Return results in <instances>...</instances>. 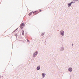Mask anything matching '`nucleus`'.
Returning <instances> with one entry per match:
<instances>
[{"mask_svg": "<svg viewBox=\"0 0 79 79\" xmlns=\"http://www.w3.org/2000/svg\"><path fill=\"white\" fill-rule=\"evenodd\" d=\"M34 15H37V14H38L39 13V11H36L34 12H33Z\"/></svg>", "mask_w": 79, "mask_h": 79, "instance_id": "f257e3e1", "label": "nucleus"}, {"mask_svg": "<svg viewBox=\"0 0 79 79\" xmlns=\"http://www.w3.org/2000/svg\"><path fill=\"white\" fill-rule=\"evenodd\" d=\"M24 24L23 23H21L20 25V28L21 29H23V27H24Z\"/></svg>", "mask_w": 79, "mask_h": 79, "instance_id": "f03ea898", "label": "nucleus"}, {"mask_svg": "<svg viewBox=\"0 0 79 79\" xmlns=\"http://www.w3.org/2000/svg\"><path fill=\"white\" fill-rule=\"evenodd\" d=\"M37 52H35L33 55V56H37Z\"/></svg>", "mask_w": 79, "mask_h": 79, "instance_id": "7ed1b4c3", "label": "nucleus"}, {"mask_svg": "<svg viewBox=\"0 0 79 79\" xmlns=\"http://www.w3.org/2000/svg\"><path fill=\"white\" fill-rule=\"evenodd\" d=\"M61 32L62 35H64V31H61Z\"/></svg>", "mask_w": 79, "mask_h": 79, "instance_id": "20e7f679", "label": "nucleus"}, {"mask_svg": "<svg viewBox=\"0 0 79 79\" xmlns=\"http://www.w3.org/2000/svg\"><path fill=\"white\" fill-rule=\"evenodd\" d=\"M42 75L43 77H45V74L43 73L42 74Z\"/></svg>", "mask_w": 79, "mask_h": 79, "instance_id": "39448f33", "label": "nucleus"}, {"mask_svg": "<svg viewBox=\"0 0 79 79\" xmlns=\"http://www.w3.org/2000/svg\"><path fill=\"white\" fill-rule=\"evenodd\" d=\"M40 66H38L37 68V70H39V69H40Z\"/></svg>", "mask_w": 79, "mask_h": 79, "instance_id": "423d86ee", "label": "nucleus"}, {"mask_svg": "<svg viewBox=\"0 0 79 79\" xmlns=\"http://www.w3.org/2000/svg\"><path fill=\"white\" fill-rule=\"evenodd\" d=\"M69 71L70 72L72 71V68H69L68 69Z\"/></svg>", "mask_w": 79, "mask_h": 79, "instance_id": "0eeeda50", "label": "nucleus"}, {"mask_svg": "<svg viewBox=\"0 0 79 79\" xmlns=\"http://www.w3.org/2000/svg\"><path fill=\"white\" fill-rule=\"evenodd\" d=\"M32 12H30V13L29 14V16H31V15L32 14Z\"/></svg>", "mask_w": 79, "mask_h": 79, "instance_id": "6e6552de", "label": "nucleus"}, {"mask_svg": "<svg viewBox=\"0 0 79 79\" xmlns=\"http://www.w3.org/2000/svg\"><path fill=\"white\" fill-rule=\"evenodd\" d=\"M22 35H24V31H22Z\"/></svg>", "mask_w": 79, "mask_h": 79, "instance_id": "1a4fd4ad", "label": "nucleus"}, {"mask_svg": "<svg viewBox=\"0 0 79 79\" xmlns=\"http://www.w3.org/2000/svg\"><path fill=\"white\" fill-rule=\"evenodd\" d=\"M71 5V3L69 4L68 6H70Z\"/></svg>", "mask_w": 79, "mask_h": 79, "instance_id": "9d476101", "label": "nucleus"}, {"mask_svg": "<svg viewBox=\"0 0 79 79\" xmlns=\"http://www.w3.org/2000/svg\"><path fill=\"white\" fill-rule=\"evenodd\" d=\"M73 1H74V2H76V1H78V0H73Z\"/></svg>", "mask_w": 79, "mask_h": 79, "instance_id": "9b49d317", "label": "nucleus"}, {"mask_svg": "<svg viewBox=\"0 0 79 79\" xmlns=\"http://www.w3.org/2000/svg\"><path fill=\"white\" fill-rule=\"evenodd\" d=\"M39 11H40V12H41V11H42V10H40Z\"/></svg>", "mask_w": 79, "mask_h": 79, "instance_id": "f8f14e48", "label": "nucleus"}, {"mask_svg": "<svg viewBox=\"0 0 79 79\" xmlns=\"http://www.w3.org/2000/svg\"><path fill=\"white\" fill-rule=\"evenodd\" d=\"M70 3L71 4V3H74V2H71Z\"/></svg>", "mask_w": 79, "mask_h": 79, "instance_id": "ddd939ff", "label": "nucleus"}, {"mask_svg": "<svg viewBox=\"0 0 79 79\" xmlns=\"http://www.w3.org/2000/svg\"><path fill=\"white\" fill-rule=\"evenodd\" d=\"M27 40V42L29 43V40Z\"/></svg>", "mask_w": 79, "mask_h": 79, "instance_id": "4468645a", "label": "nucleus"}, {"mask_svg": "<svg viewBox=\"0 0 79 79\" xmlns=\"http://www.w3.org/2000/svg\"><path fill=\"white\" fill-rule=\"evenodd\" d=\"M72 45H73V44H72Z\"/></svg>", "mask_w": 79, "mask_h": 79, "instance_id": "2eb2a0df", "label": "nucleus"}]
</instances>
